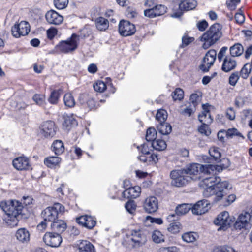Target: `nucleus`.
<instances>
[{
	"label": "nucleus",
	"mask_w": 252,
	"mask_h": 252,
	"mask_svg": "<svg viewBox=\"0 0 252 252\" xmlns=\"http://www.w3.org/2000/svg\"><path fill=\"white\" fill-rule=\"evenodd\" d=\"M182 229V225L179 222L174 221L172 222L168 227V231L173 234H177L180 232Z\"/></svg>",
	"instance_id": "nucleus-40"
},
{
	"label": "nucleus",
	"mask_w": 252,
	"mask_h": 252,
	"mask_svg": "<svg viewBox=\"0 0 252 252\" xmlns=\"http://www.w3.org/2000/svg\"><path fill=\"white\" fill-rule=\"evenodd\" d=\"M144 15L149 18L157 17L156 13H155V10L153 7L144 10Z\"/></svg>",
	"instance_id": "nucleus-61"
},
{
	"label": "nucleus",
	"mask_w": 252,
	"mask_h": 252,
	"mask_svg": "<svg viewBox=\"0 0 252 252\" xmlns=\"http://www.w3.org/2000/svg\"><path fill=\"white\" fill-rule=\"evenodd\" d=\"M125 14L129 18H133L136 16L137 12L133 9L128 7L126 9Z\"/></svg>",
	"instance_id": "nucleus-59"
},
{
	"label": "nucleus",
	"mask_w": 252,
	"mask_h": 252,
	"mask_svg": "<svg viewBox=\"0 0 252 252\" xmlns=\"http://www.w3.org/2000/svg\"><path fill=\"white\" fill-rule=\"evenodd\" d=\"M64 211V207L59 203H55L53 206L47 207L41 213V216L44 221L38 225V228L45 229L46 226V222H51L52 223L58 219L59 214H63Z\"/></svg>",
	"instance_id": "nucleus-3"
},
{
	"label": "nucleus",
	"mask_w": 252,
	"mask_h": 252,
	"mask_svg": "<svg viewBox=\"0 0 252 252\" xmlns=\"http://www.w3.org/2000/svg\"><path fill=\"white\" fill-rule=\"evenodd\" d=\"M32 99L40 106L43 107L45 104V96L43 94H35L33 96Z\"/></svg>",
	"instance_id": "nucleus-43"
},
{
	"label": "nucleus",
	"mask_w": 252,
	"mask_h": 252,
	"mask_svg": "<svg viewBox=\"0 0 252 252\" xmlns=\"http://www.w3.org/2000/svg\"><path fill=\"white\" fill-rule=\"evenodd\" d=\"M152 146L156 150L162 151L166 148V144L163 140H154L152 142Z\"/></svg>",
	"instance_id": "nucleus-37"
},
{
	"label": "nucleus",
	"mask_w": 252,
	"mask_h": 252,
	"mask_svg": "<svg viewBox=\"0 0 252 252\" xmlns=\"http://www.w3.org/2000/svg\"><path fill=\"white\" fill-rule=\"evenodd\" d=\"M210 106L208 104L202 105L203 111L201 114L198 115L199 121L203 125H209L213 122V118L211 117L209 107Z\"/></svg>",
	"instance_id": "nucleus-17"
},
{
	"label": "nucleus",
	"mask_w": 252,
	"mask_h": 252,
	"mask_svg": "<svg viewBox=\"0 0 252 252\" xmlns=\"http://www.w3.org/2000/svg\"><path fill=\"white\" fill-rule=\"evenodd\" d=\"M119 32L123 36H127L133 35L136 32L134 24L127 20H121L119 25Z\"/></svg>",
	"instance_id": "nucleus-12"
},
{
	"label": "nucleus",
	"mask_w": 252,
	"mask_h": 252,
	"mask_svg": "<svg viewBox=\"0 0 252 252\" xmlns=\"http://www.w3.org/2000/svg\"><path fill=\"white\" fill-rule=\"evenodd\" d=\"M229 189L227 191V193L224 194L222 199H221L220 201L222 200V204L223 206H227L229 205L231 203H233L236 199V196L234 194H230L228 196H226L228 194Z\"/></svg>",
	"instance_id": "nucleus-42"
},
{
	"label": "nucleus",
	"mask_w": 252,
	"mask_h": 252,
	"mask_svg": "<svg viewBox=\"0 0 252 252\" xmlns=\"http://www.w3.org/2000/svg\"><path fill=\"white\" fill-rule=\"evenodd\" d=\"M146 219L147 221H149L151 223H155L158 224H161L163 223V220L160 218H156L148 216L146 217Z\"/></svg>",
	"instance_id": "nucleus-58"
},
{
	"label": "nucleus",
	"mask_w": 252,
	"mask_h": 252,
	"mask_svg": "<svg viewBox=\"0 0 252 252\" xmlns=\"http://www.w3.org/2000/svg\"><path fill=\"white\" fill-rule=\"evenodd\" d=\"M167 113L164 109L158 110L156 114V119L160 123L165 122L167 118Z\"/></svg>",
	"instance_id": "nucleus-44"
},
{
	"label": "nucleus",
	"mask_w": 252,
	"mask_h": 252,
	"mask_svg": "<svg viewBox=\"0 0 252 252\" xmlns=\"http://www.w3.org/2000/svg\"><path fill=\"white\" fill-rule=\"evenodd\" d=\"M65 105L69 108L73 107L75 105V100L70 93L66 94L63 97Z\"/></svg>",
	"instance_id": "nucleus-39"
},
{
	"label": "nucleus",
	"mask_w": 252,
	"mask_h": 252,
	"mask_svg": "<svg viewBox=\"0 0 252 252\" xmlns=\"http://www.w3.org/2000/svg\"><path fill=\"white\" fill-rule=\"evenodd\" d=\"M141 192V188L139 186L129 188L123 192V196L126 198H136Z\"/></svg>",
	"instance_id": "nucleus-24"
},
{
	"label": "nucleus",
	"mask_w": 252,
	"mask_h": 252,
	"mask_svg": "<svg viewBox=\"0 0 252 252\" xmlns=\"http://www.w3.org/2000/svg\"><path fill=\"white\" fill-rule=\"evenodd\" d=\"M57 131L55 124L52 121H47L42 123L40 127V134L45 138H50L54 137Z\"/></svg>",
	"instance_id": "nucleus-9"
},
{
	"label": "nucleus",
	"mask_w": 252,
	"mask_h": 252,
	"mask_svg": "<svg viewBox=\"0 0 252 252\" xmlns=\"http://www.w3.org/2000/svg\"><path fill=\"white\" fill-rule=\"evenodd\" d=\"M95 26L99 31H105L109 27V22L103 17H98L95 20Z\"/></svg>",
	"instance_id": "nucleus-32"
},
{
	"label": "nucleus",
	"mask_w": 252,
	"mask_h": 252,
	"mask_svg": "<svg viewBox=\"0 0 252 252\" xmlns=\"http://www.w3.org/2000/svg\"><path fill=\"white\" fill-rule=\"evenodd\" d=\"M157 128L159 133L162 135H168L172 131V127L170 125L165 122L160 123Z\"/></svg>",
	"instance_id": "nucleus-35"
},
{
	"label": "nucleus",
	"mask_w": 252,
	"mask_h": 252,
	"mask_svg": "<svg viewBox=\"0 0 252 252\" xmlns=\"http://www.w3.org/2000/svg\"><path fill=\"white\" fill-rule=\"evenodd\" d=\"M30 31V25L28 22L25 21H22L18 24H15L11 29L13 36L16 38L27 35Z\"/></svg>",
	"instance_id": "nucleus-10"
},
{
	"label": "nucleus",
	"mask_w": 252,
	"mask_h": 252,
	"mask_svg": "<svg viewBox=\"0 0 252 252\" xmlns=\"http://www.w3.org/2000/svg\"><path fill=\"white\" fill-rule=\"evenodd\" d=\"M61 158L58 157H50L44 159L45 164L50 168H53L61 162Z\"/></svg>",
	"instance_id": "nucleus-34"
},
{
	"label": "nucleus",
	"mask_w": 252,
	"mask_h": 252,
	"mask_svg": "<svg viewBox=\"0 0 252 252\" xmlns=\"http://www.w3.org/2000/svg\"><path fill=\"white\" fill-rule=\"evenodd\" d=\"M222 26L219 23L212 25L201 37V40L204 43L202 47L207 49L216 43L222 36Z\"/></svg>",
	"instance_id": "nucleus-5"
},
{
	"label": "nucleus",
	"mask_w": 252,
	"mask_h": 252,
	"mask_svg": "<svg viewBox=\"0 0 252 252\" xmlns=\"http://www.w3.org/2000/svg\"><path fill=\"white\" fill-rule=\"evenodd\" d=\"M210 202L206 199L198 201L192 207V212L194 215H201L207 212L209 210Z\"/></svg>",
	"instance_id": "nucleus-14"
},
{
	"label": "nucleus",
	"mask_w": 252,
	"mask_h": 252,
	"mask_svg": "<svg viewBox=\"0 0 252 252\" xmlns=\"http://www.w3.org/2000/svg\"><path fill=\"white\" fill-rule=\"evenodd\" d=\"M226 135L228 138H231L233 136H238L244 139V137L236 128H231L227 130L226 132Z\"/></svg>",
	"instance_id": "nucleus-51"
},
{
	"label": "nucleus",
	"mask_w": 252,
	"mask_h": 252,
	"mask_svg": "<svg viewBox=\"0 0 252 252\" xmlns=\"http://www.w3.org/2000/svg\"><path fill=\"white\" fill-rule=\"evenodd\" d=\"M241 77L238 71L233 72L229 77V83L231 86H235Z\"/></svg>",
	"instance_id": "nucleus-46"
},
{
	"label": "nucleus",
	"mask_w": 252,
	"mask_h": 252,
	"mask_svg": "<svg viewBox=\"0 0 252 252\" xmlns=\"http://www.w3.org/2000/svg\"><path fill=\"white\" fill-rule=\"evenodd\" d=\"M208 25V23L205 20H202L197 24V27L200 31H204L207 27Z\"/></svg>",
	"instance_id": "nucleus-64"
},
{
	"label": "nucleus",
	"mask_w": 252,
	"mask_h": 252,
	"mask_svg": "<svg viewBox=\"0 0 252 252\" xmlns=\"http://www.w3.org/2000/svg\"><path fill=\"white\" fill-rule=\"evenodd\" d=\"M157 16L163 15L166 12V7L163 5H157L153 7Z\"/></svg>",
	"instance_id": "nucleus-50"
},
{
	"label": "nucleus",
	"mask_w": 252,
	"mask_h": 252,
	"mask_svg": "<svg viewBox=\"0 0 252 252\" xmlns=\"http://www.w3.org/2000/svg\"><path fill=\"white\" fill-rule=\"evenodd\" d=\"M252 69V60L251 63H245L242 67L239 73L241 77L244 79L248 78Z\"/></svg>",
	"instance_id": "nucleus-31"
},
{
	"label": "nucleus",
	"mask_w": 252,
	"mask_h": 252,
	"mask_svg": "<svg viewBox=\"0 0 252 252\" xmlns=\"http://www.w3.org/2000/svg\"><path fill=\"white\" fill-rule=\"evenodd\" d=\"M145 211L148 213L156 212L158 209V200L155 196L147 198L143 205Z\"/></svg>",
	"instance_id": "nucleus-16"
},
{
	"label": "nucleus",
	"mask_w": 252,
	"mask_h": 252,
	"mask_svg": "<svg viewBox=\"0 0 252 252\" xmlns=\"http://www.w3.org/2000/svg\"><path fill=\"white\" fill-rule=\"evenodd\" d=\"M212 252H237L233 248L223 246L214 248Z\"/></svg>",
	"instance_id": "nucleus-48"
},
{
	"label": "nucleus",
	"mask_w": 252,
	"mask_h": 252,
	"mask_svg": "<svg viewBox=\"0 0 252 252\" xmlns=\"http://www.w3.org/2000/svg\"><path fill=\"white\" fill-rule=\"evenodd\" d=\"M52 149L56 155H60L64 151L63 142L61 140H55L52 145Z\"/></svg>",
	"instance_id": "nucleus-33"
},
{
	"label": "nucleus",
	"mask_w": 252,
	"mask_h": 252,
	"mask_svg": "<svg viewBox=\"0 0 252 252\" xmlns=\"http://www.w3.org/2000/svg\"><path fill=\"white\" fill-rule=\"evenodd\" d=\"M153 241L156 243H160L164 242V236L158 230H154L152 233Z\"/></svg>",
	"instance_id": "nucleus-41"
},
{
	"label": "nucleus",
	"mask_w": 252,
	"mask_h": 252,
	"mask_svg": "<svg viewBox=\"0 0 252 252\" xmlns=\"http://www.w3.org/2000/svg\"><path fill=\"white\" fill-rule=\"evenodd\" d=\"M230 57L233 58L239 57L244 52V47L240 43H235L229 48Z\"/></svg>",
	"instance_id": "nucleus-28"
},
{
	"label": "nucleus",
	"mask_w": 252,
	"mask_h": 252,
	"mask_svg": "<svg viewBox=\"0 0 252 252\" xmlns=\"http://www.w3.org/2000/svg\"><path fill=\"white\" fill-rule=\"evenodd\" d=\"M171 184L173 186L180 187L191 181V178L186 174L184 169L173 170L170 172Z\"/></svg>",
	"instance_id": "nucleus-6"
},
{
	"label": "nucleus",
	"mask_w": 252,
	"mask_h": 252,
	"mask_svg": "<svg viewBox=\"0 0 252 252\" xmlns=\"http://www.w3.org/2000/svg\"><path fill=\"white\" fill-rule=\"evenodd\" d=\"M157 136V131L154 128H149L146 132V139L148 141L153 142L156 139Z\"/></svg>",
	"instance_id": "nucleus-45"
},
{
	"label": "nucleus",
	"mask_w": 252,
	"mask_h": 252,
	"mask_svg": "<svg viewBox=\"0 0 252 252\" xmlns=\"http://www.w3.org/2000/svg\"><path fill=\"white\" fill-rule=\"evenodd\" d=\"M77 245L79 252H96L94 246L89 241L82 240Z\"/></svg>",
	"instance_id": "nucleus-27"
},
{
	"label": "nucleus",
	"mask_w": 252,
	"mask_h": 252,
	"mask_svg": "<svg viewBox=\"0 0 252 252\" xmlns=\"http://www.w3.org/2000/svg\"><path fill=\"white\" fill-rule=\"evenodd\" d=\"M12 163L14 168L18 170H27L30 167L28 158L24 157L16 158L13 160Z\"/></svg>",
	"instance_id": "nucleus-21"
},
{
	"label": "nucleus",
	"mask_w": 252,
	"mask_h": 252,
	"mask_svg": "<svg viewBox=\"0 0 252 252\" xmlns=\"http://www.w3.org/2000/svg\"><path fill=\"white\" fill-rule=\"evenodd\" d=\"M30 233L26 228L18 229L15 234L16 239L20 242L27 243L30 241Z\"/></svg>",
	"instance_id": "nucleus-26"
},
{
	"label": "nucleus",
	"mask_w": 252,
	"mask_h": 252,
	"mask_svg": "<svg viewBox=\"0 0 252 252\" xmlns=\"http://www.w3.org/2000/svg\"><path fill=\"white\" fill-rule=\"evenodd\" d=\"M195 107H196L189 104L184 110L183 112L185 114L188 115L189 116H190L191 114H192L195 111Z\"/></svg>",
	"instance_id": "nucleus-62"
},
{
	"label": "nucleus",
	"mask_w": 252,
	"mask_h": 252,
	"mask_svg": "<svg viewBox=\"0 0 252 252\" xmlns=\"http://www.w3.org/2000/svg\"><path fill=\"white\" fill-rule=\"evenodd\" d=\"M214 174H211V176L205 177L200 182L199 185L204 188L203 194L205 197H208L215 195L214 200L219 201L232 187L227 181L220 182V178L214 176Z\"/></svg>",
	"instance_id": "nucleus-1"
},
{
	"label": "nucleus",
	"mask_w": 252,
	"mask_h": 252,
	"mask_svg": "<svg viewBox=\"0 0 252 252\" xmlns=\"http://www.w3.org/2000/svg\"><path fill=\"white\" fill-rule=\"evenodd\" d=\"M79 37L76 34H73L66 41H62L58 45L59 50L63 53H68L74 51L78 46L77 41Z\"/></svg>",
	"instance_id": "nucleus-8"
},
{
	"label": "nucleus",
	"mask_w": 252,
	"mask_h": 252,
	"mask_svg": "<svg viewBox=\"0 0 252 252\" xmlns=\"http://www.w3.org/2000/svg\"><path fill=\"white\" fill-rule=\"evenodd\" d=\"M214 222L215 224L220 226L218 230L220 229L225 230L230 225L231 222V220L229 217V213L227 211L221 212L215 219Z\"/></svg>",
	"instance_id": "nucleus-13"
},
{
	"label": "nucleus",
	"mask_w": 252,
	"mask_h": 252,
	"mask_svg": "<svg viewBox=\"0 0 252 252\" xmlns=\"http://www.w3.org/2000/svg\"><path fill=\"white\" fill-rule=\"evenodd\" d=\"M158 252H180V250L175 246L161 247L158 250Z\"/></svg>",
	"instance_id": "nucleus-54"
},
{
	"label": "nucleus",
	"mask_w": 252,
	"mask_h": 252,
	"mask_svg": "<svg viewBox=\"0 0 252 252\" xmlns=\"http://www.w3.org/2000/svg\"><path fill=\"white\" fill-rule=\"evenodd\" d=\"M197 234L193 232H188L184 233L182 236L183 241L187 243H192L196 240Z\"/></svg>",
	"instance_id": "nucleus-38"
},
{
	"label": "nucleus",
	"mask_w": 252,
	"mask_h": 252,
	"mask_svg": "<svg viewBox=\"0 0 252 252\" xmlns=\"http://www.w3.org/2000/svg\"><path fill=\"white\" fill-rule=\"evenodd\" d=\"M47 22L50 24L59 25L63 20V17L54 10L48 11L45 15Z\"/></svg>",
	"instance_id": "nucleus-18"
},
{
	"label": "nucleus",
	"mask_w": 252,
	"mask_h": 252,
	"mask_svg": "<svg viewBox=\"0 0 252 252\" xmlns=\"http://www.w3.org/2000/svg\"><path fill=\"white\" fill-rule=\"evenodd\" d=\"M51 229L55 231L54 233L60 234L63 233L66 229V223L62 220L57 219L51 224Z\"/></svg>",
	"instance_id": "nucleus-25"
},
{
	"label": "nucleus",
	"mask_w": 252,
	"mask_h": 252,
	"mask_svg": "<svg viewBox=\"0 0 252 252\" xmlns=\"http://www.w3.org/2000/svg\"><path fill=\"white\" fill-rule=\"evenodd\" d=\"M216 58V52L214 50H209L203 58V62L204 63L211 67L212 65Z\"/></svg>",
	"instance_id": "nucleus-29"
},
{
	"label": "nucleus",
	"mask_w": 252,
	"mask_h": 252,
	"mask_svg": "<svg viewBox=\"0 0 252 252\" xmlns=\"http://www.w3.org/2000/svg\"><path fill=\"white\" fill-rule=\"evenodd\" d=\"M241 0H230L227 2V6L231 10H234L236 5L240 2Z\"/></svg>",
	"instance_id": "nucleus-63"
},
{
	"label": "nucleus",
	"mask_w": 252,
	"mask_h": 252,
	"mask_svg": "<svg viewBox=\"0 0 252 252\" xmlns=\"http://www.w3.org/2000/svg\"><path fill=\"white\" fill-rule=\"evenodd\" d=\"M191 209V204H183L179 205L176 207L175 209V214L169 215L167 219L169 221H173L175 219H172V218H175L176 215L181 216L186 214Z\"/></svg>",
	"instance_id": "nucleus-22"
},
{
	"label": "nucleus",
	"mask_w": 252,
	"mask_h": 252,
	"mask_svg": "<svg viewBox=\"0 0 252 252\" xmlns=\"http://www.w3.org/2000/svg\"><path fill=\"white\" fill-rule=\"evenodd\" d=\"M198 99L199 96L196 94H192L189 98V101L190 102V104L196 107L198 104Z\"/></svg>",
	"instance_id": "nucleus-60"
},
{
	"label": "nucleus",
	"mask_w": 252,
	"mask_h": 252,
	"mask_svg": "<svg viewBox=\"0 0 252 252\" xmlns=\"http://www.w3.org/2000/svg\"><path fill=\"white\" fill-rule=\"evenodd\" d=\"M172 96L174 100H181L184 97V91L180 88H176L172 93Z\"/></svg>",
	"instance_id": "nucleus-47"
},
{
	"label": "nucleus",
	"mask_w": 252,
	"mask_h": 252,
	"mask_svg": "<svg viewBox=\"0 0 252 252\" xmlns=\"http://www.w3.org/2000/svg\"><path fill=\"white\" fill-rule=\"evenodd\" d=\"M237 66V61L235 58L229 56H225L221 67V69L224 72L228 73L234 70Z\"/></svg>",
	"instance_id": "nucleus-15"
},
{
	"label": "nucleus",
	"mask_w": 252,
	"mask_h": 252,
	"mask_svg": "<svg viewBox=\"0 0 252 252\" xmlns=\"http://www.w3.org/2000/svg\"><path fill=\"white\" fill-rule=\"evenodd\" d=\"M79 224L89 229H92L96 225V220L92 216L84 215L80 216L76 219Z\"/></svg>",
	"instance_id": "nucleus-20"
},
{
	"label": "nucleus",
	"mask_w": 252,
	"mask_h": 252,
	"mask_svg": "<svg viewBox=\"0 0 252 252\" xmlns=\"http://www.w3.org/2000/svg\"><path fill=\"white\" fill-rule=\"evenodd\" d=\"M63 128L68 131L71 128L77 126L78 123L73 116L65 115L63 117Z\"/></svg>",
	"instance_id": "nucleus-23"
},
{
	"label": "nucleus",
	"mask_w": 252,
	"mask_h": 252,
	"mask_svg": "<svg viewBox=\"0 0 252 252\" xmlns=\"http://www.w3.org/2000/svg\"><path fill=\"white\" fill-rule=\"evenodd\" d=\"M62 92V91L61 90H54L52 91L48 98L49 102L52 104H56L58 102Z\"/></svg>",
	"instance_id": "nucleus-36"
},
{
	"label": "nucleus",
	"mask_w": 252,
	"mask_h": 252,
	"mask_svg": "<svg viewBox=\"0 0 252 252\" xmlns=\"http://www.w3.org/2000/svg\"><path fill=\"white\" fill-rule=\"evenodd\" d=\"M125 208L130 214H133L136 208V205L133 200H129L125 204Z\"/></svg>",
	"instance_id": "nucleus-52"
},
{
	"label": "nucleus",
	"mask_w": 252,
	"mask_h": 252,
	"mask_svg": "<svg viewBox=\"0 0 252 252\" xmlns=\"http://www.w3.org/2000/svg\"><path fill=\"white\" fill-rule=\"evenodd\" d=\"M218 167V166L211 164L203 165L198 163H192L184 169L186 171V174L191 177V181H196L200 179L201 176L199 175L200 173L204 175L213 174Z\"/></svg>",
	"instance_id": "nucleus-2"
},
{
	"label": "nucleus",
	"mask_w": 252,
	"mask_h": 252,
	"mask_svg": "<svg viewBox=\"0 0 252 252\" xmlns=\"http://www.w3.org/2000/svg\"><path fill=\"white\" fill-rule=\"evenodd\" d=\"M54 2L56 8L59 9H63L67 5L68 0H54Z\"/></svg>",
	"instance_id": "nucleus-53"
},
{
	"label": "nucleus",
	"mask_w": 252,
	"mask_h": 252,
	"mask_svg": "<svg viewBox=\"0 0 252 252\" xmlns=\"http://www.w3.org/2000/svg\"><path fill=\"white\" fill-rule=\"evenodd\" d=\"M197 4L195 0H184L180 3L179 7L181 10H191L196 7Z\"/></svg>",
	"instance_id": "nucleus-30"
},
{
	"label": "nucleus",
	"mask_w": 252,
	"mask_h": 252,
	"mask_svg": "<svg viewBox=\"0 0 252 252\" xmlns=\"http://www.w3.org/2000/svg\"><path fill=\"white\" fill-rule=\"evenodd\" d=\"M252 210L251 213L248 212H242L238 217L234 223V227L236 229H241L244 228L248 223L252 216Z\"/></svg>",
	"instance_id": "nucleus-19"
},
{
	"label": "nucleus",
	"mask_w": 252,
	"mask_h": 252,
	"mask_svg": "<svg viewBox=\"0 0 252 252\" xmlns=\"http://www.w3.org/2000/svg\"><path fill=\"white\" fill-rule=\"evenodd\" d=\"M194 40L193 37H190L187 35H185L182 37V44L181 45V47L183 48L186 47L192 42Z\"/></svg>",
	"instance_id": "nucleus-55"
},
{
	"label": "nucleus",
	"mask_w": 252,
	"mask_h": 252,
	"mask_svg": "<svg viewBox=\"0 0 252 252\" xmlns=\"http://www.w3.org/2000/svg\"><path fill=\"white\" fill-rule=\"evenodd\" d=\"M146 235L140 230H132L129 237V242L133 249L138 248L146 243Z\"/></svg>",
	"instance_id": "nucleus-7"
},
{
	"label": "nucleus",
	"mask_w": 252,
	"mask_h": 252,
	"mask_svg": "<svg viewBox=\"0 0 252 252\" xmlns=\"http://www.w3.org/2000/svg\"><path fill=\"white\" fill-rule=\"evenodd\" d=\"M43 240L47 245L51 247H58L62 242L60 234L54 232H46Z\"/></svg>",
	"instance_id": "nucleus-11"
},
{
	"label": "nucleus",
	"mask_w": 252,
	"mask_h": 252,
	"mask_svg": "<svg viewBox=\"0 0 252 252\" xmlns=\"http://www.w3.org/2000/svg\"><path fill=\"white\" fill-rule=\"evenodd\" d=\"M93 87L95 91L100 93L104 92L106 89L105 84L101 81L96 82L94 84Z\"/></svg>",
	"instance_id": "nucleus-49"
},
{
	"label": "nucleus",
	"mask_w": 252,
	"mask_h": 252,
	"mask_svg": "<svg viewBox=\"0 0 252 252\" xmlns=\"http://www.w3.org/2000/svg\"><path fill=\"white\" fill-rule=\"evenodd\" d=\"M0 206L15 225L17 224L18 218L22 215L23 211L26 209L21 202L12 200L1 202Z\"/></svg>",
	"instance_id": "nucleus-4"
},
{
	"label": "nucleus",
	"mask_w": 252,
	"mask_h": 252,
	"mask_svg": "<svg viewBox=\"0 0 252 252\" xmlns=\"http://www.w3.org/2000/svg\"><path fill=\"white\" fill-rule=\"evenodd\" d=\"M209 153L211 157L214 158L216 161L219 162L220 161L221 154L217 149L210 150Z\"/></svg>",
	"instance_id": "nucleus-56"
},
{
	"label": "nucleus",
	"mask_w": 252,
	"mask_h": 252,
	"mask_svg": "<svg viewBox=\"0 0 252 252\" xmlns=\"http://www.w3.org/2000/svg\"><path fill=\"white\" fill-rule=\"evenodd\" d=\"M208 126L209 125L202 124V125L198 128L199 132L206 136L210 135L211 131L209 128Z\"/></svg>",
	"instance_id": "nucleus-57"
}]
</instances>
